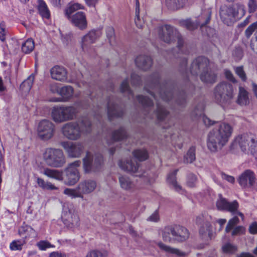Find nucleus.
Returning a JSON list of instances; mask_svg holds the SVG:
<instances>
[{"label": "nucleus", "instance_id": "f257e3e1", "mask_svg": "<svg viewBox=\"0 0 257 257\" xmlns=\"http://www.w3.org/2000/svg\"><path fill=\"white\" fill-rule=\"evenodd\" d=\"M233 132V127L226 122L218 123L209 133L207 146L211 152L221 149L228 143Z\"/></svg>", "mask_w": 257, "mask_h": 257}, {"label": "nucleus", "instance_id": "f03ea898", "mask_svg": "<svg viewBox=\"0 0 257 257\" xmlns=\"http://www.w3.org/2000/svg\"><path fill=\"white\" fill-rule=\"evenodd\" d=\"M159 35L161 39L166 43H171L177 41L178 53H174L175 57L181 61V66L185 67L187 62L186 56L188 53L187 47L183 44V40L179 32L173 27L165 25L158 28Z\"/></svg>", "mask_w": 257, "mask_h": 257}, {"label": "nucleus", "instance_id": "7ed1b4c3", "mask_svg": "<svg viewBox=\"0 0 257 257\" xmlns=\"http://www.w3.org/2000/svg\"><path fill=\"white\" fill-rule=\"evenodd\" d=\"M84 108L81 101L76 102L74 105H58L54 106L51 110L52 119L56 123L72 120L76 118L81 109Z\"/></svg>", "mask_w": 257, "mask_h": 257}, {"label": "nucleus", "instance_id": "20e7f679", "mask_svg": "<svg viewBox=\"0 0 257 257\" xmlns=\"http://www.w3.org/2000/svg\"><path fill=\"white\" fill-rule=\"evenodd\" d=\"M62 133L67 139L75 141L79 139L82 134L91 130V123L87 117L82 118L79 122H70L64 124Z\"/></svg>", "mask_w": 257, "mask_h": 257}, {"label": "nucleus", "instance_id": "39448f33", "mask_svg": "<svg viewBox=\"0 0 257 257\" xmlns=\"http://www.w3.org/2000/svg\"><path fill=\"white\" fill-rule=\"evenodd\" d=\"M209 61L204 57L195 59L191 64L190 72L193 75L200 73V79L206 83H214L216 80V74L208 68Z\"/></svg>", "mask_w": 257, "mask_h": 257}, {"label": "nucleus", "instance_id": "423d86ee", "mask_svg": "<svg viewBox=\"0 0 257 257\" xmlns=\"http://www.w3.org/2000/svg\"><path fill=\"white\" fill-rule=\"evenodd\" d=\"M150 81L149 87L152 90H148L149 93L157 101L158 97L165 101L172 99L174 91L168 84H160V76L158 73H155L151 76Z\"/></svg>", "mask_w": 257, "mask_h": 257}, {"label": "nucleus", "instance_id": "0eeeda50", "mask_svg": "<svg viewBox=\"0 0 257 257\" xmlns=\"http://www.w3.org/2000/svg\"><path fill=\"white\" fill-rule=\"evenodd\" d=\"M84 7L79 3H70L65 9L64 14L67 19L75 27L80 30L86 29L87 22L86 15L84 12H78L73 14L75 11L83 10Z\"/></svg>", "mask_w": 257, "mask_h": 257}, {"label": "nucleus", "instance_id": "6e6552de", "mask_svg": "<svg viewBox=\"0 0 257 257\" xmlns=\"http://www.w3.org/2000/svg\"><path fill=\"white\" fill-rule=\"evenodd\" d=\"M211 14V12L210 9H208L202 11L201 15L197 18L195 22L188 19L180 20L179 24L181 26L190 31H192L196 29L198 26L200 25L202 32L207 34L208 36H210V33L208 32V30L209 31H213V30L210 28H206L205 25L209 22Z\"/></svg>", "mask_w": 257, "mask_h": 257}, {"label": "nucleus", "instance_id": "1a4fd4ad", "mask_svg": "<svg viewBox=\"0 0 257 257\" xmlns=\"http://www.w3.org/2000/svg\"><path fill=\"white\" fill-rule=\"evenodd\" d=\"M234 95L232 86L227 82L220 83L213 91L214 100L222 107L229 104Z\"/></svg>", "mask_w": 257, "mask_h": 257}, {"label": "nucleus", "instance_id": "9d476101", "mask_svg": "<svg viewBox=\"0 0 257 257\" xmlns=\"http://www.w3.org/2000/svg\"><path fill=\"white\" fill-rule=\"evenodd\" d=\"M97 187L96 182L92 179H86L81 181L75 188H66L64 194L72 198H83L84 194L93 192Z\"/></svg>", "mask_w": 257, "mask_h": 257}, {"label": "nucleus", "instance_id": "9b49d317", "mask_svg": "<svg viewBox=\"0 0 257 257\" xmlns=\"http://www.w3.org/2000/svg\"><path fill=\"white\" fill-rule=\"evenodd\" d=\"M43 159L48 166L53 168H60L66 163L63 151L60 149L47 148L43 154Z\"/></svg>", "mask_w": 257, "mask_h": 257}, {"label": "nucleus", "instance_id": "f8f14e48", "mask_svg": "<svg viewBox=\"0 0 257 257\" xmlns=\"http://www.w3.org/2000/svg\"><path fill=\"white\" fill-rule=\"evenodd\" d=\"M239 10L242 11V15L244 14V7L240 4L222 6L220 10V18L224 24L230 25L234 21Z\"/></svg>", "mask_w": 257, "mask_h": 257}, {"label": "nucleus", "instance_id": "ddd939ff", "mask_svg": "<svg viewBox=\"0 0 257 257\" xmlns=\"http://www.w3.org/2000/svg\"><path fill=\"white\" fill-rule=\"evenodd\" d=\"M62 219L64 224L69 229H74L80 225L79 217L72 205H64Z\"/></svg>", "mask_w": 257, "mask_h": 257}, {"label": "nucleus", "instance_id": "4468645a", "mask_svg": "<svg viewBox=\"0 0 257 257\" xmlns=\"http://www.w3.org/2000/svg\"><path fill=\"white\" fill-rule=\"evenodd\" d=\"M103 163V157L100 154H93L87 152L85 157L83 159V167L86 173L98 171Z\"/></svg>", "mask_w": 257, "mask_h": 257}, {"label": "nucleus", "instance_id": "2eb2a0df", "mask_svg": "<svg viewBox=\"0 0 257 257\" xmlns=\"http://www.w3.org/2000/svg\"><path fill=\"white\" fill-rule=\"evenodd\" d=\"M80 160H76L70 163L64 170L65 175L63 177L65 183L69 186L75 184L80 178V174L78 168L80 166Z\"/></svg>", "mask_w": 257, "mask_h": 257}, {"label": "nucleus", "instance_id": "dca6fc26", "mask_svg": "<svg viewBox=\"0 0 257 257\" xmlns=\"http://www.w3.org/2000/svg\"><path fill=\"white\" fill-rule=\"evenodd\" d=\"M61 146L65 150L70 158H79L85 151V145L81 142H71L68 141L61 143Z\"/></svg>", "mask_w": 257, "mask_h": 257}, {"label": "nucleus", "instance_id": "f3484780", "mask_svg": "<svg viewBox=\"0 0 257 257\" xmlns=\"http://www.w3.org/2000/svg\"><path fill=\"white\" fill-rule=\"evenodd\" d=\"M55 130L54 124L51 121L45 119L39 122L37 127V134L41 140L47 141L53 137Z\"/></svg>", "mask_w": 257, "mask_h": 257}, {"label": "nucleus", "instance_id": "a211bd4d", "mask_svg": "<svg viewBox=\"0 0 257 257\" xmlns=\"http://www.w3.org/2000/svg\"><path fill=\"white\" fill-rule=\"evenodd\" d=\"M216 205L218 210H227L240 216L242 219L243 218V214L237 211L239 204L236 200L229 202L220 195L219 198L216 201Z\"/></svg>", "mask_w": 257, "mask_h": 257}, {"label": "nucleus", "instance_id": "6ab92c4d", "mask_svg": "<svg viewBox=\"0 0 257 257\" xmlns=\"http://www.w3.org/2000/svg\"><path fill=\"white\" fill-rule=\"evenodd\" d=\"M238 182L241 187L245 188L254 186L257 184L255 175L250 170H246L243 172L239 176Z\"/></svg>", "mask_w": 257, "mask_h": 257}, {"label": "nucleus", "instance_id": "aec40b11", "mask_svg": "<svg viewBox=\"0 0 257 257\" xmlns=\"http://www.w3.org/2000/svg\"><path fill=\"white\" fill-rule=\"evenodd\" d=\"M250 143L251 144L254 143V139L252 135L243 134L235 138L233 142V145L236 146L238 145L242 151H244L246 150L247 148L249 149V145Z\"/></svg>", "mask_w": 257, "mask_h": 257}, {"label": "nucleus", "instance_id": "412c9836", "mask_svg": "<svg viewBox=\"0 0 257 257\" xmlns=\"http://www.w3.org/2000/svg\"><path fill=\"white\" fill-rule=\"evenodd\" d=\"M123 112L121 108L116 104L113 98H109L107 102V115L110 120L122 115Z\"/></svg>", "mask_w": 257, "mask_h": 257}, {"label": "nucleus", "instance_id": "4be33fe9", "mask_svg": "<svg viewBox=\"0 0 257 257\" xmlns=\"http://www.w3.org/2000/svg\"><path fill=\"white\" fill-rule=\"evenodd\" d=\"M50 73L52 78L55 80L64 81L67 79V72L63 67L55 66L51 69Z\"/></svg>", "mask_w": 257, "mask_h": 257}, {"label": "nucleus", "instance_id": "5701e85b", "mask_svg": "<svg viewBox=\"0 0 257 257\" xmlns=\"http://www.w3.org/2000/svg\"><path fill=\"white\" fill-rule=\"evenodd\" d=\"M99 31H91L82 38L81 47L84 51L86 49L89 45L93 43L96 41L99 36Z\"/></svg>", "mask_w": 257, "mask_h": 257}, {"label": "nucleus", "instance_id": "b1692460", "mask_svg": "<svg viewBox=\"0 0 257 257\" xmlns=\"http://www.w3.org/2000/svg\"><path fill=\"white\" fill-rule=\"evenodd\" d=\"M79 95V93H76L74 95V89L70 85H65L61 87L60 91H59V95L61 96L63 101L70 100L74 96L78 97Z\"/></svg>", "mask_w": 257, "mask_h": 257}, {"label": "nucleus", "instance_id": "393cba45", "mask_svg": "<svg viewBox=\"0 0 257 257\" xmlns=\"http://www.w3.org/2000/svg\"><path fill=\"white\" fill-rule=\"evenodd\" d=\"M119 183L120 187L126 191L133 190L136 186L135 182L131 178L126 175H122L119 177Z\"/></svg>", "mask_w": 257, "mask_h": 257}, {"label": "nucleus", "instance_id": "a878e982", "mask_svg": "<svg viewBox=\"0 0 257 257\" xmlns=\"http://www.w3.org/2000/svg\"><path fill=\"white\" fill-rule=\"evenodd\" d=\"M157 244L161 250L165 252L166 253L175 254L179 257H183L187 255L186 252L178 248L172 247L161 241L157 242Z\"/></svg>", "mask_w": 257, "mask_h": 257}, {"label": "nucleus", "instance_id": "bb28decb", "mask_svg": "<svg viewBox=\"0 0 257 257\" xmlns=\"http://www.w3.org/2000/svg\"><path fill=\"white\" fill-rule=\"evenodd\" d=\"M136 64L139 68L143 70L149 69L152 64V59L147 56L140 55L135 60Z\"/></svg>", "mask_w": 257, "mask_h": 257}, {"label": "nucleus", "instance_id": "cd10ccee", "mask_svg": "<svg viewBox=\"0 0 257 257\" xmlns=\"http://www.w3.org/2000/svg\"><path fill=\"white\" fill-rule=\"evenodd\" d=\"M118 165L121 169L130 172L136 173L138 171L139 164L137 162H133L132 160L122 161L118 162Z\"/></svg>", "mask_w": 257, "mask_h": 257}, {"label": "nucleus", "instance_id": "c85d7f7f", "mask_svg": "<svg viewBox=\"0 0 257 257\" xmlns=\"http://www.w3.org/2000/svg\"><path fill=\"white\" fill-rule=\"evenodd\" d=\"M175 241L182 242L189 238V231L184 227L180 225H175Z\"/></svg>", "mask_w": 257, "mask_h": 257}, {"label": "nucleus", "instance_id": "c756f323", "mask_svg": "<svg viewBox=\"0 0 257 257\" xmlns=\"http://www.w3.org/2000/svg\"><path fill=\"white\" fill-rule=\"evenodd\" d=\"M206 219L207 222L204 225L200 226L199 233L203 238L207 240L211 239L213 233L211 230V225L209 222V219L207 218Z\"/></svg>", "mask_w": 257, "mask_h": 257}, {"label": "nucleus", "instance_id": "7c9ffc66", "mask_svg": "<svg viewBox=\"0 0 257 257\" xmlns=\"http://www.w3.org/2000/svg\"><path fill=\"white\" fill-rule=\"evenodd\" d=\"M37 8L39 14L43 19H49L50 18V12L44 1L38 0Z\"/></svg>", "mask_w": 257, "mask_h": 257}, {"label": "nucleus", "instance_id": "2f4dec72", "mask_svg": "<svg viewBox=\"0 0 257 257\" xmlns=\"http://www.w3.org/2000/svg\"><path fill=\"white\" fill-rule=\"evenodd\" d=\"M43 174L47 177L58 181L63 180V173L58 170L45 168L42 172Z\"/></svg>", "mask_w": 257, "mask_h": 257}, {"label": "nucleus", "instance_id": "473e14b6", "mask_svg": "<svg viewBox=\"0 0 257 257\" xmlns=\"http://www.w3.org/2000/svg\"><path fill=\"white\" fill-rule=\"evenodd\" d=\"M175 226H167L163 231L162 236L165 241L171 242L172 240H175Z\"/></svg>", "mask_w": 257, "mask_h": 257}, {"label": "nucleus", "instance_id": "72a5a7b5", "mask_svg": "<svg viewBox=\"0 0 257 257\" xmlns=\"http://www.w3.org/2000/svg\"><path fill=\"white\" fill-rule=\"evenodd\" d=\"M157 111L155 114L157 118L161 121L169 120V114L166 108L161 105L159 102H157Z\"/></svg>", "mask_w": 257, "mask_h": 257}, {"label": "nucleus", "instance_id": "f704fd0d", "mask_svg": "<svg viewBox=\"0 0 257 257\" xmlns=\"http://www.w3.org/2000/svg\"><path fill=\"white\" fill-rule=\"evenodd\" d=\"M19 233L20 235L23 236L25 238L35 237L37 235L35 230L29 225L21 226L19 229Z\"/></svg>", "mask_w": 257, "mask_h": 257}, {"label": "nucleus", "instance_id": "c9c22d12", "mask_svg": "<svg viewBox=\"0 0 257 257\" xmlns=\"http://www.w3.org/2000/svg\"><path fill=\"white\" fill-rule=\"evenodd\" d=\"M178 170H175L170 173L168 175L167 181L172 185V187L177 191L182 193V187L177 183L176 181V175Z\"/></svg>", "mask_w": 257, "mask_h": 257}, {"label": "nucleus", "instance_id": "e433bc0d", "mask_svg": "<svg viewBox=\"0 0 257 257\" xmlns=\"http://www.w3.org/2000/svg\"><path fill=\"white\" fill-rule=\"evenodd\" d=\"M237 102L240 105H246L249 103L247 91L243 87H239Z\"/></svg>", "mask_w": 257, "mask_h": 257}, {"label": "nucleus", "instance_id": "4c0bfd02", "mask_svg": "<svg viewBox=\"0 0 257 257\" xmlns=\"http://www.w3.org/2000/svg\"><path fill=\"white\" fill-rule=\"evenodd\" d=\"M34 81V75H31L20 85V89L25 93H28L30 90Z\"/></svg>", "mask_w": 257, "mask_h": 257}, {"label": "nucleus", "instance_id": "58836bf2", "mask_svg": "<svg viewBox=\"0 0 257 257\" xmlns=\"http://www.w3.org/2000/svg\"><path fill=\"white\" fill-rule=\"evenodd\" d=\"M37 183L38 186L44 190H57L58 187L49 181H46L40 177L37 178Z\"/></svg>", "mask_w": 257, "mask_h": 257}, {"label": "nucleus", "instance_id": "ea45409f", "mask_svg": "<svg viewBox=\"0 0 257 257\" xmlns=\"http://www.w3.org/2000/svg\"><path fill=\"white\" fill-rule=\"evenodd\" d=\"M187 0H166L167 6L171 9H178L182 8Z\"/></svg>", "mask_w": 257, "mask_h": 257}, {"label": "nucleus", "instance_id": "a19ab883", "mask_svg": "<svg viewBox=\"0 0 257 257\" xmlns=\"http://www.w3.org/2000/svg\"><path fill=\"white\" fill-rule=\"evenodd\" d=\"M35 48V43L32 39H28L22 46V50L23 52L28 54L33 51Z\"/></svg>", "mask_w": 257, "mask_h": 257}, {"label": "nucleus", "instance_id": "79ce46f5", "mask_svg": "<svg viewBox=\"0 0 257 257\" xmlns=\"http://www.w3.org/2000/svg\"><path fill=\"white\" fill-rule=\"evenodd\" d=\"M127 134L125 130L123 127H121L118 130L114 131L111 136L113 141H117L123 140L126 138Z\"/></svg>", "mask_w": 257, "mask_h": 257}, {"label": "nucleus", "instance_id": "37998d69", "mask_svg": "<svg viewBox=\"0 0 257 257\" xmlns=\"http://www.w3.org/2000/svg\"><path fill=\"white\" fill-rule=\"evenodd\" d=\"M134 156L139 161H143L148 158V153L145 149H137L133 152Z\"/></svg>", "mask_w": 257, "mask_h": 257}, {"label": "nucleus", "instance_id": "c03bdc74", "mask_svg": "<svg viewBox=\"0 0 257 257\" xmlns=\"http://www.w3.org/2000/svg\"><path fill=\"white\" fill-rule=\"evenodd\" d=\"M195 148L191 147L184 156V162L185 163H191L195 159Z\"/></svg>", "mask_w": 257, "mask_h": 257}, {"label": "nucleus", "instance_id": "a18cd8bd", "mask_svg": "<svg viewBox=\"0 0 257 257\" xmlns=\"http://www.w3.org/2000/svg\"><path fill=\"white\" fill-rule=\"evenodd\" d=\"M136 17L135 22L137 27L139 28H142L144 25V21L140 18V4L138 0H136Z\"/></svg>", "mask_w": 257, "mask_h": 257}, {"label": "nucleus", "instance_id": "49530a36", "mask_svg": "<svg viewBox=\"0 0 257 257\" xmlns=\"http://www.w3.org/2000/svg\"><path fill=\"white\" fill-rule=\"evenodd\" d=\"M120 89L121 92H126L128 94L130 99L134 98V94L130 88L127 79L124 80L122 82Z\"/></svg>", "mask_w": 257, "mask_h": 257}, {"label": "nucleus", "instance_id": "de8ad7c7", "mask_svg": "<svg viewBox=\"0 0 257 257\" xmlns=\"http://www.w3.org/2000/svg\"><path fill=\"white\" fill-rule=\"evenodd\" d=\"M137 99L139 102V103H141L144 107L146 108L150 107L153 105L152 100L148 97L142 95H139L137 97Z\"/></svg>", "mask_w": 257, "mask_h": 257}, {"label": "nucleus", "instance_id": "09e8293b", "mask_svg": "<svg viewBox=\"0 0 257 257\" xmlns=\"http://www.w3.org/2000/svg\"><path fill=\"white\" fill-rule=\"evenodd\" d=\"M24 243V242L20 240H14L10 243V248L12 250H20Z\"/></svg>", "mask_w": 257, "mask_h": 257}, {"label": "nucleus", "instance_id": "8fccbe9b", "mask_svg": "<svg viewBox=\"0 0 257 257\" xmlns=\"http://www.w3.org/2000/svg\"><path fill=\"white\" fill-rule=\"evenodd\" d=\"M239 222V219L237 216H234L228 221L227 225L225 228V232H229L233 229L234 226Z\"/></svg>", "mask_w": 257, "mask_h": 257}, {"label": "nucleus", "instance_id": "3c124183", "mask_svg": "<svg viewBox=\"0 0 257 257\" xmlns=\"http://www.w3.org/2000/svg\"><path fill=\"white\" fill-rule=\"evenodd\" d=\"M106 36L109 40V43L111 45L115 44L114 31L112 28L109 27L106 29Z\"/></svg>", "mask_w": 257, "mask_h": 257}, {"label": "nucleus", "instance_id": "603ef678", "mask_svg": "<svg viewBox=\"0 0 257 257\" xmlns=\"http://www.w3.org/2000/svg\"><path fill=\"white\" fill-rule=\"evenodd\" d=\"M206 218H208L209 222H210V220H211V216L206 213L202 214L197 216L195 222L198 224H201L202 223V225H204V224L207 222L206 219Z\"/></svg>", "mask_w": 257, "mask_h": 257}, {"label": "nucleus", "instance_id": "864d4df0", "mask_svg": "<svg viewBox=\"0 0 257 257\" xmlns=\"http://www.w3.org/2000/svg\"><path fill=\"white\" fill-rule=\"evenodd\" d=\"M234 69L235 73L239 77V78L243 81H246L247 77L246 74L243 70V66L235 67Z\"/></svg>", "mask_w": 257, "mask_h": 257}, {"label": "nucleus", "instance_id": "5fc2aeb1", "mask_svg": "<svg viewBox=\"0 0 257 257\" xmlns=\"http://www.w3.org/2000/svg\"><path fill=\"white\" fill-rule=\"evenodd\" d=\"M37 246L41 250H45L47 248L54 247V245L46 240H42L37 243Z\"/></svg>", "mask_w": 257, "mask_h": 257}, {"label": "nucleus", "instance_id": "6e6d98bb", "mask_svg": "<svg viewBox=\"0 0 257 257\" xmlns=\"http://www.w3.org/2000/svg\"><path fill=\"white\" fill-rule=\"evenodd\" d=\"M222 248L223 251L227 253H232L236 250V246L229 243L225 244Z\"/></svg>", "mask_w": 257, "mask_h": 257}, {"label": "nucleus", "instance_id": "4d7b16f0", "mask_svg": "<svg viewBox=\"0 0 257 257\" xmlns=\"http://www.w3.org/2000/svg\"><path fill=\"white\" fill-rule=\"evenodd\" d=\"M6 26L4 22L0 23V40L4 42L6 40V36L7 34Z\"/></svg>", "mask_w": 257, "mask_h": 257}, {"label": "nucleus", "instance_id": "13d9d810", "mask_svg": "<svg viewBox=\"0 0 257 257\" xmlns=\"http://www.w3.org/2000/svg\"><path fill=\"white\" fill-rule=\"evenodd\" d=\"M248 11L249 13H253L257 10V1L248 0L247 3Z\"/></svg>", "mask_w": 257, "mask_h": 257}, {"label": "nucleus", "instance_id": "bf43d9fd", "mask_svg": "<svg viewBox=\"0 0 257 257\" xmlns=\"http://www.w3.org/2000/svg\"><path fill=\"white\" fill-rule=\"evenodd\" d=\"M255 30H257V21L252 23L246 29L245 31L246 36L249 38Z\"/></svg>", "mask_w": 257, "mask_h": 257}, {"label": "nucleus", "instance_id": "052dcab7", "mask_svg": "<svg viewBox=\"0 0 257 257\" xmlns=\"http://www.w3.org/2000/svg\"><path fill=\"white\" fill-rule=\"evenodd\" d=\"M197 181L196 177L193 174H189L187 177V184L188 186L193 187L195 186Z\"/></svg>", "mask_w": 257, "mask_h": 257}, {"label": "nucleus", "instance_id": "680f3d73", "mask_svg": "<svg viewBox=\"0 0 257 257\" xmlns=\"http://www.w3.org/2000/svg\"><path fill=\"white\" fill-rule=\"evenodd\" d=\"M231 232L232 235H240L243 234L245 232V228L242 226H238L235 228H233Z\"/></svg>", "mask_w": 257, "mask_h": 257}, {"label": "nucleus", "instance_id": "e2e57ef3", "mask_svg": "<svg viewBox=\"0 0 257 257\" xmlns=\"http://www.w3.org/2000/svg\"><path fill=\"white\" fill-rule=\"evenodd\" d=\"M220 175H221V178L223 180H226L228 182L232 183V184L234 183L235 178H234V177L229 175H227L223 172L221 173Z\"/></svg>", "mask_w": 257, "mask_h": 257}, {"label": "nucleus", "instance_id": "0e129e2a", "mask_svg": "<svg viewBox=\"0 0 257 257\" xmlns=\"http://www.w3.org/2000/svg\"><path fill=\"white\" fill-rule=\"evenodd\" d=\"M85 257H103V254L100 251L93 250L89 251Z\"/></svg>", "mask_w": 257, "mask_h": 257}, {"label": "nucleus", "instance_id": "69168bd1", "mask_svg": "<svg viewBox=\"0 0 257 257\" xmlns=\"http://www.w3.org/2000/svg\"><path fill=\"white\" fill-rule=\"evenodd\" d=\"M204 109V104L203 102L200 103L195 109V114L196 116L199 115L201 116L202 112Z\"/></svg>", "mask_w": 257, "mask_h": 257}, {"label": "nucleus", "instance_id": "338daca9", "mask_svg": "<svg viewBox=\"0 0 257 257\" xmlns=\"http://www.w3.org/2000/svg\"><path fill=\"white\" fill-rule=\"evenodd\" d=\"M49 89L52 93H57L59 95V91H60V88L59 87L58 84L57 83H54L50 84Z\"/></svg>", "mask_w": 257, "mask_h": 257}, {"label": "nucleus", "instance_id": "774afa93", "mask_svg": "<svg viewBox=\"0 0 257 257\" xmlns=\"http://www.w3.org/2000/svg\"><path fill=\"white\" fill-rule=\"evenodd\" d=\"M249 150L253 156L257 159V141H254V143L250 144Z\"/></svg>", "mask_w": 257, "mask_h": 257}]
</instances>
